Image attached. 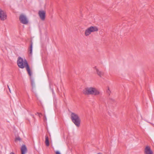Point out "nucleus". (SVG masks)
<instances>
[{
  "label": "nucleus",
  "mask_w": 154,
  "mask_h": 154,
  "mask_svg": "<svg viewBox=\"0 0 154 154\" xmlns=\"http://www.w3.org/2000/svg\"><path fill=\"white\" fill-rule=\"evenodd\" d=\"M17 64L19 67L21 69H23L26 67L27 71L29 75H32V72L30 70L29 66L27 61L25 59H23L20 57H18L17 61Z\"/></svg>",
  "instance_id": "1"
},
{
  "label": "nucleus",
  "mask_w": 154,
  "mask_h": 154,
  "mask_svg": "<svg viewBox=\"0 0 154 154\" xmlns=\"http://www.w3.org/2000/svg\"><path fill=\"white\" fill-rule=\"evenodd\" d=\"M83 94L85 95L94 94L97 95L99 92L93 87H87L83 91Z\"/></svg>",
  "instance_id": "2"
},
{
  "label": "nucleus",
  "mask_w": 154,
  "mask_h": 154,
  "mask_svg": "<svg viewBox=\"0 0 154 154\" xmlns=\"http://www.w3.org/2000/svg\"><path fill=\"white\" fill-rule=\"evenodd\" d=\"M71 118L72 122L77 127H79L80 124V120L78 115L74 112H71Z\"/></svg>",
  "instance_id": "3"
},
{
  "label": "nucleus",
  "mask_w": 154,
  "mask_h": 154,
  "mask_svg": "<svg viewBox=\"0 0 154 154\" xmlns=\"http://www.w3.org/2000/svg\"><path fill=\"white\" fill-rule=\"evenodd\" d=\"M98 30L97 27L96 26H91L87 28L85 31V35L86 36L90 35L92 32H97Z\"/></svg>",
  "instance_id": "4"
},
{
  "label": "nucleus",
  "mask_w": 154,
  "mask_h": 154,
  "mask_svg": "<svg viewBox=\"0 0 154 154\" xmlns=\"http://www.w3.org/2000/svg\"><path fill=\"white\" fill-rule=\"evenodd\" d=\"M19 20L20 22L24 24H27L28 23V20L26 16L23 14H21L19 17Z\"/></svg>",
  "instance_id": "5"
},
{
  "label": "nucleus",
  "mask_w": 154,
  "mask_h": 154,
  "mask_svg": "<svg viewBox=\"0 0 154 154\" xmlns=\"http://www.w3.org/2000/svg\"><path fill=\"white\" fill-rule=\"evenodd\" d=\"M7 14L5 11L1 9H0V19L2 21H4L6 19Z\"/></svg>",
  "instance_id": "6"
},
{
  "label": "nucleus",
  "mask_w": 154,
  "mask_h": 154,
  "mask_svg": "<svg viewBox=\"0 0 154 154\" xmlns=\"http://www.w3.org/2000/svg\"><path fill=\"white\" fill-rule=\"evenodd\" d=\"M38 14L41 20L44 21L45 18V12L44 11H38Z\"/></svg>",
  "instance_id": "7"
},
{
  "label": "nucleus",
  "mask_w": 154,
  "mask_h": 154,
  "mask_svg": "<svg viewBox=\"0 0 154 154\" xmlns=\"http://www.w3.org/2000/svg\"><path fill=\"white\" fill-rule=\"evenodd\" d=\"M96 70L97 74L100 77H102L104 76V72H103L99 70L96 67H94Z\"/></svg>",
  "instance_id": "8"
},
{
  "label": "nucleus",
  "mask_w": 154,
  "mask_h": 154,
  "mask_svg": "<svg viewBox=\"0 0 154 154\" xmlns=\"http://www.w3.org/2000/svg\"><path fill=\"white\" fill-rule=\"evenodd\" d=\"M22 154H25L27 152V149L25 145H23L21 149Z\"/></svg>",
  "instance_id": "9"
},
{
  "label": "nucleus",
  "mask_w": 154,
  "mask_h": 154,
  "mask_svg": "<svg viewBox=\"0 0 154 154\" xmlns=\"http://www.w3.org/2000/svg\"><path fill=\"white\" fill-rule=\"evenodd\" d=\"M145 152L146 154H153V152L151 150L150 148L147 146L145 149Z\"/></svg>",
  "instance_id": "10"
},
{
  "label": "nucleus",
  "mask_w": 154,
  "mask_h": 154,
  "mask_svg": "<svg viewBox=\"0 0 154 154\" xmlns=\"http://www.w3.org/2000/svg\"><path fill=\"white\" fill-rule=\"evenodd\" d=\"M32 42H31V43L30 47L28 48V51L29 52V54L30 55H32Z\"/></svg>",
  "instance_id": "11"
},
{
  "label": "nucleus",
  "mask_w": 154,
  "mask_h": 154,
  "mask_svg": "<svg viewBox=\"0 0 154 154\" xmlns=\"http://www.w3.org/2000/svg\"><path fill=\"white\" fill-rule=\"evenodd\" d=\"M46 145L47 146H48L49 145V141L48 140V137L47 136H45V142Z\"/></svg>",
  "instance_id": "12"
},
{
  "label": "nucleus",
  "mask_w": 154,
  "mask_h": 154,
  "mask_svg": "<svg viewBox=\"0 0 154 154\" xmlns=\"http://www.w3.org/2000/svg\"><path fill=\"white\" fill-rule=\"evenodd\" d=\"M111 92L110 91V89L109 87H107L106 89V93L109 95L110 94V93Z\"/></svg>",
  "instance_id": "13"
},
{
  "label": "nucleus",
  "mask_w": 154,
  "mask_h": 154,
  "mask_svg": "<svg viewBox=\"0 0 154 154\" xmlns=\"http://www.w3.org/2000/svg\"><path fill=\"white\" fill-rule=\"evenodd\" d=\"M15 140L16 141H20L21 140V139L19 137H17L16 138Z\"/></svg>",
  "instance_id": "14"
},
{
  "label": "nucleus",
  "mask_w": 154,
  "mask_h": 154,
  "mask_svg": "<svg viewBox=\"0 0 154 154\" xmlns=\"http://www.w3.org/2000/svg\"><path fill=\"white\" fill-rule=\"evenodd\" d=\"M56 154H61L60 152L58 151H56Z\"/></svg>",
  "instance_id": "15"
},
{
  "label": "nucleus",
  "mask_w": 154,
  "mask_h": 154,
  "mask_svg": "<svg viewBox=\"0 0 154 154\" xmlns=\"http://www.w3.org/2000/svg\"><path fill=\"white\" fill-rule=\"evenodd\" d=\"M7 88L8 89V90H9L10 92L11 93V90H10V88L9 87H7Z\"/></svg>",
  "instance_id": "16"
},
{
  "label": "nucleus",
  "mask_w": 154,
  "mask_h": 154,
  "mask_svg": "<svg viewBox=\"0 0 154 154\" xmlns=\"http://www.w3.org/2000/svg\"><path fill=\"white\" fill-rule=\"evenodd\" d=\"M51 90L52 91V93L53 94L54 92V91H53V89L51 88Z\"/></svg>",
  "instance_id": "17"
},
{
  "label": "nucleus",
  "mask_w": 154,
  "mask_h": 154,
  "mask_svg": "<svg viewBox=\"0 0 154 154\" xmlns=\"http://www.w3.org/2000/svg\"><path fill=\"white\" fill-rule=\"evenodd\" d=\"M10 154H14L13 152H11Z\"/></svg>",
  "instance_id": "18"
},
{
  "label": "nucleus",
  "mask_w": 154,
  "mask_h": 154,
  "mask_svg": "<svg viewBox=\"0 0 154 154\" xmlns=\"http://www.w3.org/2000/svg\"><path fill=\"white\" fill-rule=\"evenodd\" d=\"M97 154H102L101 153L99 152V153H97Z\"/></svg>",
  "instance_id": "19"
}]
</instances>
